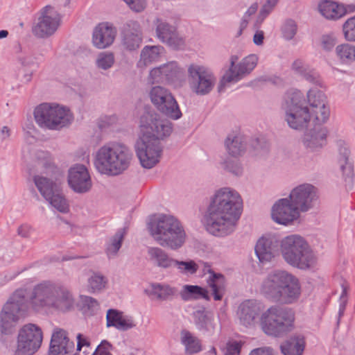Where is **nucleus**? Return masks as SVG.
I'll list each match as a JSON object with an SVG mask.
<instances>
[{
  "instance_id": "41",
  "label": "nucleus",
  "mask_w": 355,
  "mask_h": 355,
  "mask_svg": "<svg viewBox=\"0 0 355 355\" xmlns=\"http://www.w3.org/2000/svg\"><path fill=\"white\" fill-rule=\"evenodd\" d=\"M46 200L61 212H67L69 211V205L67 200L58 193V189L53 192L50 198Z\"/></svg>"
},
{
  "instance_id": "42",
  "label": "nucleus",
  "mask_w": 355,
  "mask_h": 355,
  "mask_svg": "<svg viewBox=\"0 0 355 355\" xmlns=\"http://www.w3.org/2000/svg\"><path fill=\"white\" fill-rule=\"evenodd\" d=\"M89 288L92 292H96L102 290L106 286L107 282L103 276L100 274L94 273L89 279Z\"/></svg>"
},
{
  "instance_id": "45",
  "label": "nucleus",
  "mask_w": 355,
  "mask_h": 355,
  "mask_svg": "<svg viewBox=\"0 0 355 355\" xmlns=\"http://www.w3.org/2000/svg\"><path fill=\"white\" fill-rule=\"evenodd\" d=\"M174 266H176L178 268L183 272L193 274L198 269V264L193 261H175Z\"/></svg>"
},
{
  "instance_id": "18",
  "label": "nucleus",
  "mask_w": 355,
  "mask_h": 355,
  "mask_svg": "<svg viewBox=\"0 0 355 355\" xmlns=\"http://www.w3.org/2000/svg\"><path fill=\"white\" fill-rule=\"evenodd\" d=\"M68 181L71 187L77 192H86L92 186L89 172L83 165H77L70 169Z\"/></svg>"
},
{
  "instance_id": "58",
  "label": "nucleus",
  "mask_w": 355,
  "mask_h": 355,
  "mask_svg": "<svg viewBox=\"0 0 355 355\" xmlns=\"http://www.w3.org/2000/svg\"><path fill=\"white\" fill-rule=\"evenodd\" d=\"M278 1L279 0H268L267 6L268 7L272 8L277 3Z\"/></svg>"
},
{
  "instance_id": "19",
  "label": "nucleus",
  "mask_w": 355,
  "mask_h": 355,
  "mask_svg": "<svg viewBox=\"0 0 355 355\" xmlns=\"http://www.w3.org/2000/svg\"><path fill=\"white\" fill-rule=\"evenodd\" d=\"M53 288L47 284L37 286L32 292L28 301L27 306L38 310L44 306H51Z\"/></svg>"
},
{
  "instance_id": "55",
  "label": "nucleus",
  "mask_w": 355,
  "mask_h": 355,
  "mask_svg": "<svg viewBox=\"0 0 355 355\" xmlns=\"http://www.w3.org/2000/svg\"><path fill=\"white\" fill-rule=\"evenodd\" d=\"M327 130H326V129H324V128H322V129H320V132H318V133L315 135V137H314L315 139V140H318V139H325V138H326V137H327Z\"/></svg>"
},
{
  "instance_id": "2",
  "label": "nucleus",
  "mask_w": 355,
  "mask_h": 355,
  "mask_svg": "<svg viewBox=\"0 0 355 355\" xmlns=\"http://www.w3.org/2000/svg\"><path fill=\"white\" fill-rule=\"evenodd\" d=\"M300 92H294L287 101L286 121L294 129H301L309 124L314 126L325 123L329 116V108L325 95L318 89H311L308 93V105L302 103Z\"/></svg>"
},
{
  "instance_id": "12",
  "label": "nucleus",
  "mask_w": 355,
  "mask_h": 355,
  "mask_svg": "<svg viewBox=\"0 0 355 355\" xmlns=\"http://www.w3.org/2000/svg\"><path fill=\"white\" fill-rule=\"evenodd\" d=\"M318 198V190L314 186L303 184L291 191L288 199L301 212L309 210Z\"/></svg>"
},
{
  "instance_id": "60",
  "label": "nucleus",
  "mask_w": 355,
  "mask_h": 355,
  "mask_svg": "<svg viewBox=\"0 0 355 355\" xmlns=\"http://www.w3.org/2000/svg\"><path fill=\"white\" fill-rule=\"evenodd\" d=\"M257 9V6L255 5L254 6L250 7L248 12L250 13H252V12H256Z\"/></svg>"
},
{
  "instance_id": "4",
  "label": "nucleus",
  "mask_w": 355,
  "mask_h": 355,
  "mask_svg": "<svg viewBox=\"0 0 355 355\" xmlns=\"http://www.w3.org/2000/svg\"><path fill=\"white\" fill-rule=\"evenodd\" d=\"M132 158V155L125 145L114 142L98 150L94 164L100 173L116 175L129 167Z\"/></svg>"
},
{
  "instance_id": "26",
  "label": "nucleus",
  "mask_w": 355,
  "mask_h": 355,
  "mask_svg": "<svg viewBox=\"0 0 355 355\" xmlns=\"http://www.w3.org/2000/svg\"><path fill=\"white\" fill-rule=\"evenodd\" d=\"M261 308L259 304L248 300L243 302L239 310V315L241 323L245 326H250L257 322Z\"/></svg>"
},
{
  "instance_id": "14",
  "label": "nucleus",
  "mask_w": 355,
  "mask_h": 355,
  "mask_svg": "<svg viewBox=\"0 0 355 355\" xmlns=\"http://www.w3.org/2000/svg\"><path fill=\"white\" fill-rule=\"evenodd\" d=\"M193 89L198 94H207L214 86L215 78L204 67L192 64L188 69Z\"/></svg>"
},
{
  "instance_id": "49",
  "label": "nucleus",
  "mask_w": 355,
  "mask_h": 355,
  "mask_svg": "<svg viewBox=\"0 0 355 355\" xmlns=\"http://www.w3.org/2000/svg\"><path fill=\"white\" fill-rule=\"evenodd\" d=\"M112 345L106 340H103L98 346L93 355H112Z\"/></svg>"
},
{
  "instance_id": "3",
  "label": "nucleus",
  "mask_w": 355,
  "mask_h": 355,
  "mask_svg": "<svg viewBox=\"0 0 355 355\" xmlns=\"http://www.w3.org/2000/svg\"><path fill=\"white\" fill-rule=\"evenodd\" d=\"M171 132V123L159 119L157 114L148 113L141 117L136 151L143 167L150 168L159 162L161 150L158 141Z\"/></svg>"
},
{
  "instance_id": "39",
  "label": "nucleus",
  "mask_w": 355,
  "mask_h": 355,
  "mask_svg": "<svg viewBox=\"0 0 355 355\" xmlns=\"http://www.w3.org/2000/svg\"><path fill=\"white\" fill-rule=\"evenodd\" d=\"M336 54L344 63H349L355 60V46L349 44L338 45L336 49Z\"/></svg>"
},
{
  "instance_id": "20",
  "label": "nucleus",
  "mask_w": 355,
  "mask_h": 355,
  "mask_svg": "<svg viewBox=\"0 0 355 355\" xmlns=\"http://www.w3.org/2000/svg\"><path fill=\"white\" fill-rule=\"evenodd\" d=\"M53 288L47 284L37 286L32 292L28 301L27 306L38 310L44 306H51Z\"/></svg>"
},
{
  "instance_id": "6",
  "label": "nucleus",
  "mask_w": 355,
  "mask_h": 355,
  "mask_svg": "<svg viewBox=\"0 0 355 355\" xmlns=\"http://www.w3.org/2000/svg\"><path fill=\"white\" fill-rule=\"evenodd\" d=\"M150 232L162 246L172 249L181 247L186 240V232L181 223L174 216L163 215L150 224Z\"/></svg>"
},
{
  "instance_id": "32",
  "label": "nucleus",
  "mask_w": 355,
  "mask_h": 355,
  "mask_svg": "<svg viewBox=\"0 0 355 355\" xmlns=\"http://www.w3.org/2000/svg\"><path fill=\"white\" fill-rule=\"evenodd\" d=\"M163 53L164 49L162 46H153L145 47L141 54V59L138 63L139 67H144L154 62L159 61Z\"/></svg>"
},
{
  "instance_id": "24",
  "label": "nucleus",
  "mask_w": 355,
  "mask_h": 355,
  "mask_svg": "<svg viewBox=\"0 0 355 355\" xmlns=\"http://www.w3.org/2000/svg\"><path fill=\"white\" fill-rule=\"evenodd\" d=\"M318 10L324 17L330 20L339 19L347 13L345 6L334 0H322L318 5Z\"/></svg>"
},
{
  "instance_id": "63",
  "label": "nucleus",
  "mask_w": 355,
  "mask_h": 355,
  "mask_svg": "<svg viewBox=\"0 0 355 355\" xmlns=\"http://www.w3.org/2000/svg\"><path fill=\"white\" fill-rule=\"evenodd\" d=\"M241 31H242V30L240 31V32L239 33V35L241 34Z\"/></svg>"
},
{
  "instance_id": "38",
  "label": "nucleus",
  "mask_w": 355,
  "mask_h": 355,
  "mask_svg": "<svg viewBox=\"0 0 355 355\" xmlns=\"http://www.w3.org/2000/svg\"><path fill=\"white\" fill-rule=\"evenodd\" d=\"M35 183L42 195L46 198H50L58 189L57 185L42 177H35Z\"/></svg>"
},
{
  "instance_id": "29",
  "label": "nucleus",
  "mask_w": 355,
  "mask_h": 355,
  "mask_svg": "<svg viewBox=\"0 0 355 355\" xmlns=\"http://www.w3.org/2000/svg\"><path fill=\"white\" fill-rule=\"evenodd\" d=\"M107 327H114L121 330H127L132 328L134 324L122 312L115 309H110L107 313Z\"/></svg>"
},
{
  "instance_id": "40",
  "label": "nucleus",
  "mask_w": 355,
  "mask_h": 355,
  "mask_svg": "<svg viewBox=\"0 0 355 355\" xmlns=\"http://www.w3.org/2000/svg\"><path fill=\"white\" fill-rule=\"evenodd\" d=\"M226 146L230 155L233 157L240 156L243 152L241 139L238 136H229L226 141Z\"/></svg>"
},
{
  "instance_id": "35",
  "label": "nucleus",
  "mask_w": 355,
  "mask_h": 355,
  "mask_svg": "<svg viewBox=\"0 0 355 355\" xmlns=\"http://www.w3.org/2000/svg\"><path fill=\"white\" fill-rule=\"evenodd\" d=\"M305 347L303 338L295 337L284 344L281 348L284 355H302Z\"/></svg>"
},
{
  "instance_id": "1",
  "label": "nucleus",
  "mask_w": 355,
  "mask_h": 355,
  "mask_svg": "<svg viewBox=\"0 0 355 355\" xmlns=\"http://www.w3.org/2000/svg\"><path fill=\"white\" fill-rule=\"evenodd\" d=\"M243 210V202L236 191L223 187L211 197L205 216L207 230L216 236L227 234L236 225Z\"/></svg>"
},
{
  "instance_id": "50",
  "label": "nucleus",
  "mask_w": 355,
  "mask_h": 355,
  "mask_svg": "<svg viewBox=\"0 0 355 355\" xmlns=\"http://www.w3.org/2000/svg\"><path fill=\"white\" fill-rule=\"evenodd\" d=\"M127 3L129 7L135 12L144 10L146 6L145 0H123Z\"/></svg>"
},
{
  "instance_id": "15",
  "label": "nucleus",
  "mask_w": 355,
  "mask_h": 355,
  "mask_svg": "<svg viewBox=\"0 0 355 355\" xmlns=\"http://www.w3.org/2000/svg\"><path fill=\"white\" fill-rule=\"evenodd\" d=\"M237 55H232L230 58V68L224 75L223 80L226 82L236 81L242 76L250 73L256 67L258 58L255 55H250L245 58L239 65L236 62L239 60Z\"/></svg>"
},
{
  "instance_id": "16",
  "label": "nucleus",
  "mask_w": 355,
  "mask_h": 355,
  "mask_svg": "<svg viewBox=\"0 0 355 355\" xmlns=\"http://www.w3.org/2000/svg\"><path fill=\"white\" fill-rule=\"evenodd\" d=\"M300 211L288 198L279 200L272 207V217L277 223L288 225L300 217Z\"/></svg>"
},
{
  "instance_id": "31",
  "label": "nucleus",
  "mask_w": 355,
  "mask_h": 355,
  "mask_svg": "<svg viewBox=\"0 0 355 355\" xmlns=\"http://www.w3.org/2000/svg\"><path fill=\"white\" fill-rule=\"evenodd\" d=\"M181 297L184 300H196L199 299H205L209 300L208 291L199 286L185 285L183 286L180 292Z\"/></svg>"
},
{
  "instance_id": "52",
  "label": "nucleus",
  "mask_w": 355,
  "mask_h": 355,
  "mask_svg": "<svg viewBox=\"0 0 355 355\" xmlns=\"http://www.w3.org/2000/svg\"><path fill=\"white\" fill-rule=\"evenodd\" d=\"M263 32L262 31H257L254 35L253 40L256 44L260 45L263 43Z\"/></svg>"
},
{
  "instance_id": "33",
  "label": "nucleus",
  "mask_w": 355,
  "mask_h": 355,
  "mask_svg": "<svg viewBox=\"0 0 355 355\" xmlns=\"http://www.w3.org/2000/svg\"><path fill=\"white\" fill-rule=\"evenodd\" d=\"M211 276L207 281L208 285L212 291L215 300H221L225 288V277L221 274H217L213 271H209Z\"/></svg>"
},
{
  "instance_id": "7",
  "label": "nucleus",
  "mask_w": 355,
  "mask_h": 355,
  "mask_svg": "<svg viewBox=\"0 0 355 355\" xmlns=\"http://www.w3.org/2000/svg\"><path fill=\"white\" fill-rule=\"evenodd\" d=\"M281 249L284 258L291 265L306 268L313 263V255L305 241L299 236L286 237L282 241Z\"/></svg>"
},
{
  "instance_id": "59",
  "label": "nucleus",
  "mask_w": 355,
  "mask_h": 355,
  "mask_svg": "<svg viewBox=\"0 0 355 355\" xmlns=\"http://www.w3.org/2000/svg\"><path fill=\"white\" fill-rule=\"evenodd\" d=\"M8 33L7 31L2 30L0 31V38L6 37Z\"/></svg>"
},
{
  "instance_id": "11",
  "label": "nucleus",
  "mask_w": 355,
  "mask_h": 355,
  "mask_svg": "<svg viewBox=\"0 0 355 355\" xmlns=\"http://www.w3.org/2000/svg\"><path fill=\"white\" fill-rule=\"evenodd\" d=\"M150 97L152 103L171 118L177 119L181 116L176 101L167 89L159 86L154 87L150 90Z\"/></svg>"
},
{
  "instance_id": "27",
  "label": "nucleus",
  "mask_w": 355,
  "mask_h": 355,
  "mask_svg": "<svg viewBox=\"0 0 355 355\" xmlns=\"http://www.w3.org/2000/svg\"><path fill=\"white\" fill-rule=\"evenodd\" d=\"M177 65L174 62L169 63L161 67L154 68L150 72L149 80L151 84L163 83L169 80L178 73Z\"/></svg>"
},
{
  "instance_id": "25",
  "label": "nucleus",
  "mask_w": 355,
  "mask_h": 355,
  "mask_svg": "<svg viewBox=\"0 0 355 355\" xmlns=\"http://www.w3.org/2000/svg\"><path fill=\"white\" fill-rule=\"evenodd\" d=\"M51 306L62 311L69 310L73 305L74 300L71 293L64 287L53 288Z\"/></svg>"
},
{
  "instance_id": "56",
  "label": "nucleus",
  "mask_w": 355,
  "mask_h": 355,
  "mask_svg": "<svg viewBox=\"0 0 355 355\" xmlns=\"http://www.w3.org/2000/svg\"><path fill=\"white\" fill-rule=\"evenodd\" d=\"M295 32H296L295 25L291 24V33L287 34L286 31H285V36L287 38H291L295 34Z\"/></svg>"
},
{
  "instance_id": "22",
  "label": "nucleus",
  "mask_w": 355,
  "mask_h": 355,
  "mask_svg": "<svg viewBox=\"0 0 355 355\" xmlns=\"http://www.w3.org/2000/svg\"><path fill=\"white\" fill-rule=\"evenodd\" d=\"M73 349V344L69 341L67 332L62 329H56L51 337L50 353L53 355L68 354Z\"/></svg>"
},
{
  "instance_id": "30",
  "label": "nucleus",
  "mask_w": 355,
  "mask_h": 355,
  "mask_svg": "<svg viewBox=\"0 0 355 355\" xmlns=\"http://www.w3.org/2000/svg\"><path fill=\"white\" fill-rule=\"evenodd\" d=\"M255 251L262 263L271 261L275 254V245L272 240L266 237H262L257 241Z\"/></svg>"
},
{
  "instance_id": "57",
  "label": "nucleus",
  "mask_w": 355,
  "mask_h": 355,
  "mask_svg": "<svg viewBox=\"0 0 355 355\" xmlns=\"http://www.w3.org/2000/svg\"><path fill=\"white\" fill-rule=\"evenodd\" d=\"M28 231V228L26 226H21L19 229V234L23 236H26V232Z\"/></svg>"
},
{
  "instance_id": "47",
  "label": "nucleus",
  "mask_w": 355,
  "mask_h": 355,
  "mask_svg": "<svg viewBox=\"0 0 355 355\" xmlns=\"http://www.w3.org/2000/svg\"><path fill=\"white\" fill-rule=\"evenodd\" d=\"M141 42V37L139 35H127L125 43L130 50L138 48Z\"/></svg>"
},
{
  "instance_id": "53",
  "label": "nucleus",
  "mask_w": 355,
  "mask_h": 355,
  "mask_svg": "<svg viewBox=\"0 0 355 355\" xmlns=\"http://www.w3.org/2000/svg\"><path fill=\"white\" fill-rule=\"evenodd\" d=\"M89 343L87 340V338L82 334H78V349L80 350L81 347L83 346H89Z\"/></svg>"
},
{
  "instance_id": "37",
  "label": "nucleus",
  "mask_w": 355,
  "mask_h": 355,
  "mask_svg": "<svg viewBox=\"0 0 355 355\" xmlns=\"http://www.w3.org/2000/svg\"><path fill=\"white\" fill-rule=\"evenodd\" d=\"M181 340L186 347L187 352L190 354L198 353L202 349L200 340L188 331H182Z\"/></svg>"
},
{
  "instance_id": "9",
  "label": "nucleus",
  "mask_w": 355,
  "mask_h": 355,
  "mask_svg": "<svg viewBox=\"0 0 355 355\" xmlns=\"http://www.w3.org/2000/svg\"><path fill=\"white\" fill-rule=\"evenodd\" d=\"M294 320L293 310L272 306L261 315L260 324L266 334L277 336L293 327Z\"/></svg>"
},
{
  "instance_id": "34",
  "label": "nucleus",
  "mask_w": 355,
  "mask_h": 355,
  "mask_svg": "<svg viewBox=\"0 0 355 355\" xmlns=\"http://www.w3.org/2000/svg\"><path fill=\"white\" fill-rule=\"evenodd\" d=\"M15 311L19 313V309L15 303H7L4 306L1 313V327L5 331L19 320L20 315L15 314Z\"/></svg>"
},
{
  "instance_id": "44",
  "label": "nucleus",
  "mask_w": 355,
  "mask_h": 355,
  "mask_svg": "<svg viewBox=\"0 0 355 355\" xmlns=\"http://www.w3.org/2000/svg\"><path fill=\"white\" fill-rule=\"evenodd\" d=\"M343 33L347 40L355 41V16L344 23Z\"/></svg>"
},
{
  "instance_id": "13",
  "label": "nucleus",
  "mask_w": 355,
  "mask_h": 355,
  "mask_svg": "<svg viewBox=\"0 0 355 355\" xmlns=\"http://www.w3.org/2000/svg\"><path fill=\"white\" fill-rule=\"evenodd\" d=\"M60 16L51 6H46L41 10L38 23L33 28V33L38 37H44L52 35L58 28Z\"/></svg>"
},
{
  "instance_id": "36",
  "label": "nucleus",
  "mask_w": 355,
  "mask_h": 355,
  "mask_svg": "<svg viewBox=\"0 0 355 355\" xmlns=\"http://www.w3.org/2000/svg\"><path fill=\"white\" fill-rule=\"evenodd\" d=\"M148 252L150 259L155 260L159 266L168 268L174 266L175 260L170 258L162 249L159 248H150Z\"/></svg>"
},
{
  "instance_id": "51",
  "label": "nucleus",
  "mask_w": 355,
  "mask_h": 355,
  "mask_svg": "<svg viewBox=\"0 0 355 355\" xmlns=\"http://www.w3.org/2000/svg\"><path fill=\"white\" fill-rule=\"evenodd\" d=\"M250 355H273L270 348H258L253 350Z\"/></svg>"
},
{
  "instance_id": "21",
  "label": "nucleus",
  "mask_w": 355,
  "mask_h": 355,
  "mask_svg": "<svg viewBox=\"0 0 355 355\" xmlns=\"http://www.w3.org/2000/svg\"><path fill=\"white\" fill-rule=\"evenodd\" d=\"M53 288L47 284L37 286L32 292L28 301L27 306L38 310L44 306H51Z\"/></svg>"
},
{
  "instance_id": "10",
  "label": "nucleus",
  "mask_w": 355,
  "mask_h": 355,
  "mask_svg": "<svg viewBox=\"0 0 355 355\" xmlns=\"http://www.w3.org/2000/svg\"><path fill=\"white\" fill-rule=\"evenodd\" d=\"M43 339L42 329L33 324L24 325L19 331L16 355H33L40 347Z\"/></svg>"
},
{
  "instance_id": "43",
  "label": "nucleus",
  "mask_w": 355,
  "mask_h": 355,
  "mask_svg": "<svg viewBox=\"0 0 355 355\" xmlns=\"http://www.w3.org/2000/svg\"><path fill=\"white\" fill-rule=\"evenodd\" d=\"M125 234V232H119L114 235L107 248L108 255L116 254L120 249Z\"/></svg>"
},
{
  "instance_id": "46",
  "label": "nucleus",
  "mask_w": 355,
  "mask_h": 355,
  "mask_svg": "<svg viewBox=\"0 0 355 355\" xmlns=\"http://www.w3.org/2000/svg\"><path fill=\"white\" fill-rule=\"evenodd\" d=\"M114 55L112 53H102L98 55L97 64L99 67L106 69L110 68L114 63Z\"/></svg>"
},
{
  "instance_id": "28",
  "label": "nucleus",
  "mask_w": 355,
  "mask_h": 355,
  "mask_svg": "<svg viewBox=\"0 0 355 355\" xmlns=\"http://www.w3.org/2000/svg\"><path fill=\"white\" fill-rule=\"evenodd\" d=\"M146 291L150 296L162 301L171 300L177 295V289L168 284H152Z\"/></svg>"
},
{
  "instance_id": "54",
  "label": "nucleus",
  "mask_w": 355,
  "mask_h": 355,
  "mask_svg": "<svg viewBox=\"0 0 355 355\" xmlns=\"http://www.w3.org/2000/svg\"><path fill=\"white\" fill-rule=\"evenodd\" d=\"M293 67L296 71L300 73H304L306 71V69L304 67L302 62L300 60L294 62Z\"/></svg>"
},
{
  "instance_id": "61",
  "label": "nucleus",
  "mask_w": 355,
  "mask_h": 355,
  "mask_svg": "<svg viewBox=\"0 0 355 355\" xmlns=\"http://www.w3.org/2000/svg\"><path fill=\"white\" fill-rule=\"evenodd\" d=\"M2 132L3 133H6L7 135H8V132H9V129L7 128V127H4L3 129H2Z\"/></svg>"
},
{
  "instance_id": "48",
  "label": "nucleus",
  "mask_w": 355,
  "mask_h": 355,
  "mask_svg": "<svg viewBox=\"0 0 355 355\" xmlns=\"http://www.w3.org/2000/svg\"><path fill=\"white\" fill-rule=\"evenodd\" d=\"M242 344L241 342L230 341L227 344L225 355H240Z\"/></svg>"
},
{
  "instance_id": "62",
  "label": "nucleus",
  "mask_w": 355,
  "mask_h": 355,
  "mask_svg": "<svg viewBox=\"0 0 355 355\" xmlns=\"http://www.w3.org/2000/svg\"><path fill=\"white\" fill-rule=\"evenodd\" d=\"M247 26V22L245 21H244L242 24H241V26L244 28H245Z\"/></svg>"
},
{
  "instance_id": "5",
  "label": "nucleus",
  "mask_w": 355,
  "mask_h": 355,
  "mask_svg": "<svg viewBox=\"0 0 355 355\" xmlns=\"http://www.w3.org/2000/svg\"><path fill=\"white\" fill-rule=\"evenodd\" d=\"M261 292L271 300L290 304L300 296L299 282L286 271H277L270 274L261 286Z\"/></svg>"
},
{
  "instance_id": "8",
  "label": "nucleus",
  "mask_w": 355,
  "mask_h": 355,
  "mask_svg": "<svg viewBox=\"0 0 355 355\" xmlns=\"http://www.w3.org/2000/svg\"><path fill=\"white\" fill-rule=\"evenodd\" d=\"M70 117L69 110L55 103H41L34 110V118L37 124L51 130L63 126Z\"/></svg>"
},
{
  "instance_id": "17",
  "label": "nucleus",
  "mask_w": 355,
  "mask_h": 355,
  "mask_svg": "<svg viewBox=\"0 0 355 355\" xmlns=\"http://www.w3.org/2000/svg\"><path fill=\"white\" fill-rule=\"evenodd\" d=\"M116 31L107 22L98 24L94 28L92 36L94 45L100 49L110 46L114 41Z\"/></svg>"
},
{
  "instance_id": "23",
  "label": "nucleus",
  "mask_w": 355,
  "mask_h": 355,
  "mask_svg": "<svg viewBox=\"0 0 355 355\" xmlns=\"http://www.w3.org/2000/svg\"><path fill=\"white\" fill-rule=\"evenodd\" d=\"M156 32L161 40L174 48H180L184 44V38L179 35L176 29L159 19L157 21Z\"/></svg>"
}]
</instances>
